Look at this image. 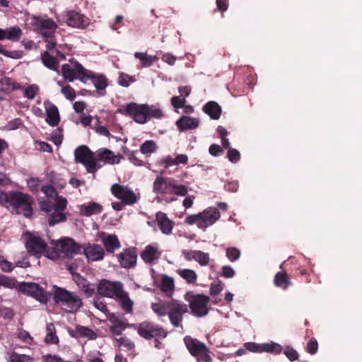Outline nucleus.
<instances>
[{"mask_svg": "<svg viewBox=\"0 0 362 362\" xmlns=\"http://www.w3.org/2000/svg\"><path fill=\"white\" fill-rule=\"evenodd\" d=\"M112 325L110 327V330L112 334L115 335H121L126 327H134L135 329V325L126 324L124 321L118 319H115L112 321Z\"/></svg>", "mask_w": 362, "mask_h": 362, "instance_id": "obj_38", "label": "nucleus"}, {"mask_svg": "<svg viewBox=\"0 0 362 362\" xmlns=\"http://www.w3.org/2000/svg\"><path fill=\"white\" fill-rule=\"evenodd\" d=\"M103 245L109 254H113L115 251L121 247L118 237L115 234H108L102 239Z\"/></svg>", "mask_w": 362, "mask_h": 362, "instance_id": "obj_28", "label": "nucleus"}, {"mask_svg": "<svg viewBox=\"0 0 362 362\" xmlns=\"http://www.w3.org/2000/svg\"><path fill=\"white\" fill-rule=\"evenodd\" d=\"M41 191L49 198L57 195L55 188L52 185H46L41 187Z\"/></svg>", "mask_w": 362, "mask_h": 362, "instance_id": "obj_63", "label": "nucleus"}, {"mask_svg": "<svg viewBox=\"0 0 362 362\" xmlns=\"http://www.w3.org/2000/svg\"><path fill=\"white\" fill-rule=\"evenodd\" d=\"M54 289L55 303L65 307L67 312H76L82 306L83 302L78 295L57 286H54Z\"/></svg>", "mask_w": 362, "mask_h": 362, "instance_id": "obj_3", "label": "nucleus"}, {"mask_svg": "<svg viewBox=\"0 0 362 362\" xmlns=\"http://www.w3.org/2000/svg\"><path fill=\"white\" fill-rule=\"evenodd\" d=\"M46 110V122L52 127L58 125L59 122V114L57 107L48 100L44 102Z\"/></svg>", "mask_w": 362, "mask_h": 362, "instance_id": "obj_23", "label": "nucleus"}, {"mask_svg": "<svg viewBox=\"0 0 362 362\" xmlns=\"http://www.w3.org/2000/svg\"><path fill=\"white\" fill-rule=\"evenodd\" d=\"M148 105H139L136 103H129L119 108L118 112L122 115L131 117L139 124H145L148 120Z\"/></svg>", "mask_w": 362, "mask_h": 362, "instance_id": "obj_8", "label": "nucleus"}, {"mask_svg": "<svg viewBox=\"0 0 362 362\" xmlns=\"http://www.w3.org/2000/svg\"><path fill=\"white\" fill-rule=\"evenodd\" d=\"M318 350V342L315 338H311L306 346V351L311 355L315 354Z\"/></svg>", "mask_w": 362, "mask_h": 362, "instance_id": "obj_57", "label": "nucleus"}, {"mask_svg": "<svg viewBox=\"0 0 362 362\" xmlns=\"http://www.w3.org/2000/svg\"><path fill=\"white\" fill-rule=\"evenodd\" d=\"M227 158L232 163H237L240 159V152L235 148H229L227 153Z\"/></svg>", "mask_w": 362, "mask_h": 362, "instance_id": "obj_62", "label": "nucleus"}, {"mask_svg": "<svg viewBox=\"0 0 362 362\" xmlns=\"http://www.w3.org/2000/svg\"><path fill=\"white\" fill-rule=\"evenodd\" d=\"M42 62L48 69L59 72V60L57 57L52 56L48 51H44L41 53Z\"/></svg>", "mask_w": 362, "mask_h": 362, "instance_id": "obj_30", "label": "nucleus"}, {"mask_svg": "<svg viewBox=\"0 0 362 362\" xmlns=\"http://www.w3.org/2000/svg\"><path fill=\"white\" fill-rule=\"evenodd\" d=\"M18 338L23 342L31 344L33 341V338L30 336L28 332L21 329L17 333Z\"/></svg>", "mask_w": 362, "mask_h": 362, "instance_id": "obj_56", "label": "nucleus"}, {"mask_svg": "<svg viewBox=\"0 0 362 362\" xmlns=\"http://www.w3.org/2000/svg\"><path fill=\"white\" fill-rule=\"evenodd\" d=\"M45 42H46V48L48 50H53L54 52V49L57 45V41L55 40V35H46L45 36L42 37Z\"/></svg>", "mask_w": 362, "mask_h": 362, "instance_id": "obj_52", "label": "nucleus"}, {"mask_svg": "<svg viewBox=\"0 0 362 362\" xmlns=\"http://www.w3.org/2000/svg\"><path fill=\"white\" fill-rule=\"evenodd\" d=\"M23 31L20 27L16 25L6 29L0 28V40H8L11 42H18L21 38ZM0 54L12 59H21L22 54L21 51H8L0 45Z\"/></svg>", "mask_w": 362, "mask_h": 362, "instance_id": "obj_6", "label": "nucleus"}, {"mask_svg": "<svg viewBox=\"0 0 362 362\" xmlns=\"http://www.w3.org/2000/svg\"><path fill=\"white\" fill-rule=\"evenodd\" d=\"M219 275L224 278L230 279L234 277L235 272L232 267L226 265L221 267Z\"/></svg>", "mask_w": 362, "mask_h": 362, "instance_id": "obj_54", "label": "nucleus"}, {"mask_svg": "<svg viewBox=\"0 0 362 362\" xmlns=\"http://www.w3.org/2000/svg\"><path fill=\"white\" fill-rule=\"evenodd\" d=\"M134 80L133 77L129 76L126 74H120L119 78H118V83L120 86L123 87H128L131 82H133Z\"/></svg>", "mask_w": 362, "mask_h": 362, "instance_id": "obj_60", "label": "nucleus"}, {"mask_svg": "<svg viewBox=\"0 0 362 362\" xmlns=\"http://www.w3.org/2000/svg\"><path fill=\"white\" fill-rule=\"evenodd\" d=\"M49 214L47 221L50 226H54L57 223L64 222L66 219V214L62 211L54 210Z\"/></svg>", "mask_w": 362, "mask_h": 362, "instance_id": "obj_42", "label": "nucleus"}, {"mask_svg": "<svg viewBox=\"0 0 362 362\" xmlns=\"http://www.w3.org/2000/svg\"><path fill=\"white\" fill-rule=\"evenodd\" d=\"M33 198L18 191L0 192V204L6 207L12 206L16 214H22L26 218L33 216Z\"/></svg>", "mask_w": 362, "mask_h": 362, "instance_id": "obj_2", "label": "nucleus"}, {"mask_svg": "<svg viewBox=\"0 0 362 362\" xmlns=\"http://www.w3.org/2000/svg\"><path fill=\"white\" fill-rule=\"evenodd\" d=\"M226 255L228 259L230 262H233L237 261L240 258L241 252L238 248L235 247H230L226 249Z\"/></svg>", "mask_w": 362, "mask_h": 362, "instance_id": "obj_47", "label": "nucleus"}, {"mask_svg": "<svg viewBox=\"0 0 362 362\" xmlns=\"http://www.w3.org/2000/svg\"><path fill=\"white\" fill-rule=\"evenodd\" d=\"M120 302L122 308L127 313H132L133 311V301L129 298L128 293L122 290L116 298Z\"/></svg>", "mask_w": 362, "mask_h": 362, "instance_id": "obj_36", "label": "nucleus"}, {"mask_svg": "<svg viewBox=\"0 0 362 362\" xmlns=\"http://www.w3.org/2000/svg\"><path fill=\"white\" fill-rule=\"evenodd\" d=\"M39 204L40 210L45 213L49 214L54 210V202L49 199L40 201Z\"/></svg>", "mask_w": 362, "mask_h": 362, "instance_id": "obj_50", "label": "nucleus"}, {"mask_svg": "<svg viewBox=\"0 0 362 362\" xmlns=\"http://www.w3.org/2000/svg\"><path fill=\"white\" fill-rule=\"evenodd\" d=\"M245 348L254 353H262L263 352V344H257L255 342H247L245 344Z\"/></svg>", "mask_w": 362, "mask_h": 362, "instance_id": "obj_59", "label": "nucleus"}, {"mask_svg": "<svg viewBox=\"0 0 362 362\" xmlns=\"http://www.w3.org/2000/svg\"><path fill=\"white\" fill-rule=\"evenodd\" d=\"M111 193L124 205H134L140 199V194H136L128 186L120 184H114L110 188Z\"/></svg>", "mask_w": 362, "mask_h": 362, "instance_id": "obj_11", "label": "nucleus"}, {"mask_svg": "<svg viewBox=\"0 0 362 362\" xmlns=\"http://www.w3.org/2000/svg\"><path fill=\"white\" fill-rule=\"evenodd\" d=\"M199 121L197 118L187 116H182L177 122L176 125L178 129L184 132L189 129H194L198 127Z\"/></svg>", "mask_w": 362, "mask_h": 362, "instance_id": "obj_27", "label": "nucleus"}, {"mask_svg": "<svg viewBox=\"0 0 362 362\" xmlns=\"http://www.w3.org/2000/svg\"><path fill=\"white\" fill-rule=\"evenodd\" d=\"M160 288L161 291L169 298H173L172 296L175 291V284L173 278L163 275L160 280Z\"/></svg>", "mask_w": 362, "mask_h": 362, "instance_id": "obj_29", "label": "nucleus"}, {"mask_svg": "<svg viewBox=\"0 0 362 362\" xmlns=\"http://www.w3.org/2000/svg\"><path fill=\"white\" fill-rule=\"evenodd\" d=\"M203 111L213 119H219L222 112L221 106L214 101L206 103L203 107Z\"/></svg>", "mask_w": 362, "mask_h": 362, "instance_id": "obj_31", "label": "nucleus"}, {"mask_svg": "<svg viewBox=\"0 0 362 362\" xmlns=\"http://www.w3.org/2000/svg\"><path fill=\"white\" fill-rule=\"evenodd\" d=\"M71 334L74 337H86L88 339H95L97 334L90 328L81 325H77Z\"/></svg>", "mask_w": 362, "mask_h": 362, "instance_id": "obj_35", "label": "nucleus"}, {"mask_svg": "<svg viewBox=\"0 0 362 362\" xmlns=\"http://www.w3.org/2000/svg\"><path fill=\"white\" fill-rule=\"evenodd\" d=\"M151 308L158 317L168 315L174 327H182L184 315L188 312V305L183 301L175 298H159L157 302L151 303Z\"/></svg>", "mask_w": 362, "mask_h": 362, "instance_id": "obj_1", "label": "nucleus"}, {"mask_svg": "<svg viewBox=\"0 0 362 362\" xmlns=\"http://www.w3.org/2000/svg\"><path fill=\"white\" fill-rule=\"evenodd\" d=\"M223 287L224 284L221 281L217 283H212L210 286V294L217 296L223 291Z\"/></svg>", "mask_w": 362, "mask_h": 362, "instance_id": "obj_61", "label": "nucleus"}, {"mask_svg": "<svg viewBox=\"0 0 362 362\" xmlns=\"http://www.w3.org/2000/svg\"><path fill=\"white\" fill-rule=\"evenodd\" d=\"M135 329L138 334L146 340L153 338L164 339L167 337L168 332L160 325L152 322L144 321L136 325Z\"/></svg>", "mask_w": 362, "mask_h": 362, "instance_id": "obj_10", "label": "nucleus"}, {"mask_svg": "<svg viewBox=\"0 0 362 362\" xmlns=\"http://www.w3.org/2000/svg\"><path fill=\"white\" fill-rule=\"evenodd\" d=\"M74 156L76 162L83 164L87 172L93 174L95 177L96 173L95 153L91 151L88 146H81L75 150Z\"/></svg>", "mask_w": 362, "mask_h": 362, "instance_id": "obj_12", "label": "nucleus"}, {"mask_svg": "<svg viewBox=\"0 0 362 362\" xmlns=\"http://www.w3.org/2000/svg\"><path fill=\"white\" fill-rule=\"evenodd\" d=\"M10 362H33V358L25 354L13 352L10 356Z\"/></svg>", "mask_w": 362, "mask_h": 362, "instance_id": "obj_48", "label": "nucleus"}, {"mask_svg": "<svg viewBox=\"0 0 362 362\" xmlns=\"http://www.w3.org/2000/svg\"><path fill=\"white\" fill-rule=\"evenodd\" d=\"M90 79L96 88L95 93L93 94L96 97H102L106 95V88L108 86L107 78L102 74H93L90 71H88V74L85 77V81Z\"/></svg>", "mask_w": 362, "mask_h": 362, "instance_id": "obj_21", "label": "nucleus"}, {"mask_svg": "<svg viewBox=\"0 0 362 362\" xmlns=\"http://www.w3.org/2000/svg\"><path fill=\"white\" fill-rule=\"evenodd\" d=\"M121 158H122L121 155H115L110 149L105 148H100L95 153L96 172L105 164L115 165L119 163Z\"/></svg>", "mask_w": 362, "mask_h": 362, "instance_id": "obj_15", "label": "nucleus"}, {"mask_svg": "<svg viewBox=\"0 0 362 362\" xmlns=\"http://www.w3.org/2000/svg\"><path fill=\"white\" fill-rule=\"evenodd\" d=\"M103 210V207L100 204L95 202H90L87 205H81L80 209V213L84 216H90L93 214H98Z\"/></svg>", "mask_w": 362, "mask_h": 362, "instance_id": "obj_34", "label": "nucleus"}, {"mask_svg": "<svg viewBox=\"0 0 362 362\" xmlns=\"http://www.w3.org/2000/svg\"><path fill=\"white\" fill-rule=\"evenodd\" d=\"M177 273L188 284H194L197 279V275L194 270L189 269H178Z\"/></svg>", "mask_w": 362, "mask_h": 362, "instance_id": "obj_41", "label": "nucleus"}, {"mask_svg": "<svg viewBox=\"0 0 362 362\" xmlns=\"http://www.w3.org/2000/svg\"><path fill=\"white\" fill-rule=\"evenodd\" d=\"M173 177L157 176L153 185V190L155 193L170 194Z\"/></svg>", "mask_w": 362, "mask_h": 362, "instance_id": "obj_22", "label": "nucleus"}, {"mask_svg": "<svg viewBox=\"0 0 362 362\" xmlns=\"http://www.w3.org/2000/svg\"><path fill=\"white\" fill-rule=\"evenodd\" d=\"M170 194L177 196L185 197L188 192V187L184 185H179L177 180L173 178Z\"/></svg>", "mask_w": 362, "mask_h": 362, "instance_id": "obj_44", "label": "nucleus"}, {"mask_svg": "<svg viewBox=\"0 0 362 362\" xmlns=\"http://www.w3.org/2000/svg\"><path fill=\"white\" fill-rule=\"evenodd\" d=\"M119 346L127 348L128 350H132L134 348V343L126 337H120L116 339Z\"/></svg>", "mask_w": 362, "mask_h": 362, "instance_id": "obj_64", "label": "nucleus"}, {"mask_svg": "<svg viewBox=\"0 0 362 362\" xmlns=\"http://www.w3.org/2000/svg\"><path fill=\"white\" fill-rule=\"evenodd\" d=\"M39 90L37 85L33 84L25 88L24 95L29 100L33 99Z\"/></svg>", "mask_w": 362, "mask_h": 362, "instance_id": "obj_55", "label": "nucleus"}, {"mask_svg": "<svg viewBox=\"0 0 362 362\" xmlns=\"http://www.w3.org/2000/svg\"><path fill=\"white\" fill-rule=\"evenodd\" d=\"M160 254L156 245H148L141 253V257L146 264H151L159 258Z\"/></svg>", "mask_w": 362, "mask_h": 362, "instance_id": "obj_26", "label": "nucleus"}, {"mask_svg": "<svg viewBox=\"0 0 362 362\" xmlns=\"http://www.w3.org/2000/svg\"><path fill=\"white\" fill-rule=\"evenodd\" d=\"M124 153L127 155L128 159L131 163H132L136 166H142L144 165L143 160H140L136 156V152L134 151H124Z\"/></svg>", "mask_w": 362, "mask_h": 362, "instance_id": "obj_51", "label": "nucleus"}, {"mask_svg": "<svg viewBox=\"0 0 362 362\" xmlns=\"http://www.w3.org/2000/svg\"><path fill=\"white\" fill-rule=\"evenodd\" d=\"M263 352H267L273 354H279L282 351V346L275 342L264 343Z\"/></svg>", "mask_w": 362, "mask_h": 362, "instance_id": "obj_45", "label": "nucleus"}, {"mask_svg": "<svg viewBox=\"0 0 362 362\" xmlns=\"http://www.w3.org/2000/svg\"><path fill=\"white\" fill-rule=\"evenodd\" d=\"M46 331L47 334L45 338V342L47 344H58L59 340L56 334V329L54 325L52 322L47 324Z\"/></svg>", "mask_w": 362, "mask_h": 362, "instance_id": "obj_39", "label": "nucleus"}, {"mask_svg": "<svg viewBox=\"0 0 362 362\" xmlns=\"http://www.w3.org/2000/svg\"><path fill=\"white\" fill-rule=\"evenodd\" d=\"M156 220L159 229L163 234L170 235L172 233L174 224L173 221L168 218L166 214L162 211L157 212Z\"/></svg>", "mask_w": 362, "mask_h": 362, "instance_id": "obj_24", "label": "nucleus"}, {"mask_svg": "<svg viewBox=\"0 0 362 362\" xmlns=\"http://www.w3.org/2000/svg\"><path fill=\"white\" fill-rule=\"evenodd\" d=\"M75 276L76 283L81 289V291L85 293L86 297H91L95 293V288L91 287L89 281L79 274H77Z\"/></svg>", "mask_w": 362, "mask_h": 362, "instance_id": "obj_33", "label": "nucleus"}, {"mask_svg": "<svg viewBox=\"0 0 362 362\" xmlns=\"http://www.w3.org/2000/svg\"><path fill=\"white\" fill-rule=\"evenodd\" d=\"M123 284L120 281H110L107 279H102L99 281L97 291L98 295L107 298H117L122 291Z\"/></svg>", "mask_w": 362, "mask_h": 362, "instance_id": "obj_14", "label": "nucleus"}, {"mask_svg": "<svg viewBox=\"0 0 362 362\" xmlns=\"http://www.w3.org/2000/svg\"><path fill=\"white\" fill-rule=\"evenodd\" d=\"M117 260L121 267L124 269H132L136 266L137 250L134 247H129L124 249L117 255Z\"/></svg>", "mask_w": 362, "mask_h": 362, "instance_id": "obj_18", "label": "nucleus"}, {"mask_svg": "<svg viewBox=\"0 0 362 362\" xmlns=\"http://www.w3.org/2000/svg\"><path fill=\"white\" fill-rule=\"evenodd\" d=\"M62 93L64 95V97L71 101H73L76 98V92L75 90L70 86L69 85H66L62 88Z\"/></svg>", "mask_w": 362, "mask_h": 362, "instance_id": "obj_53", "label": "nucleus"}, {"mask_svg": "<svg viewBox=\"0 0 362 362\" xmlns=\"http://www.w3.org/2000/svg\"><path fill=\"white\" fill-rule=\"evenodd\" d=\"M19 290L42 303H47L48 301L47 292L36 283H22L19 286Z\"/></svg>", "mask_w": 362, "mask_h": 362, "instance_id": "obj_16", "label": "nucleus"}, {"mask_svg": "<svg viewBox=\"0 0 362 362\" xmlns=\"http://www.w3.org/2000/svg\"><path fill=\"white\" fill-rule=\"evenodd\" d=\"M274 284L276 286L283 289H286L291 285V282L286 272H277L274 279Z\"/></svg>", "mask_w": 362, "mask_h": 362, "instance_id": "obj_37", "label": "nucleus"}, {"mask_svg": "<svg viewBox=\"0 0 362 362\" xmlns=\"http://www.w3.org/2000/svg\"><path fill=\"white\" fill-rule=\"evenodd\" d=\"M86 69L78 62L72 59L69 64L62 66L61 72L64 78L69 82L78 79L82 82H85V77L88 74Z\"/></svg>", "mask_w": 362, "mask_h": 362, "instance_id": "obj_9", "label": "nucleus"}, {"mask_svg": "<svg viewBox=\"0 0 362 362\" xmlns=\"http://www.w3.org/2000/svg\"><path fill=\"white\" fill-rule=\"evenodd\" d=\"M21 88V85L12 78L4 77L0 79V89L2 92L8 94Z\"/></svg>", "mask_w": 362, "mask_h": 362, "instance_id": "obj_32", "label": "nucleus"}, {"mask_svg": "<svg viewBox=\"0 0 362 362\" xmlns=\"http://www.w3.org/2000/svg\"><path fill=\"white\" fill-rule=\"evenodd\" d=\"M86 257L91 261L102 260L105 252L103 247L98 244L88 245L84 250Z\"/></svg>", "mask_w": 362, "mask_h": 362, "instance_id": "obj_25", "label": "nucleus"}, {"mask_svg": "<svg viewBox=\"0 0 362 362\" xmlns=\"http://www.w3.org/2000/svg\"><path fill=\"white\" fill-rule=\"evenodd\" d=\"M194 260L197 262L202 266H206L209 262V255L200 250H196Z\"/></svg>", "mask_w": 362, "mask_h": 362, "instance_id": "obj_46", "label": "nucleus"}, {"mask_svg": "<svg viewBox=\"0 0 362 362\" xmlns=\"http://www.w3.org/2000/svg\"><path fill=\"white\" fill-rule=\"evenodd\" d=\"M209 298L204 294H197L192 296L189 307L192 314L196 317H203L208 314L207 305Z\"/></svg>", "mask_w": 362, "mask_h": 362, "instance_id": "obj_17", "label": "nucleus"}, {"mask_svg": "<svg viewBox=\"0 0 362 362\" xmlns=\"http://www.w3.org/2000/svg\"><path fill=\"white\" fill-rule=\"evenodd\" d=\"M30 25L33 30L40 33L42 37L48 34H54L58 27L52 19L37 16L31 17Z\"/></svg>", "mask_w": 362, "mask_h": 362, "instance_id": "obj_13", "label": "nucleus"}, {"mask_svg": "<svg viewBox=\"0 0 362 362\" xmlns=\"http://www.w3.org/2000/svg\"><path fill=\"white\" fill-rule=\"evenodd\" d=\"M134 57L141 61V65L144 67L151 66L158 59L157 57L148 55L144 52H135Z\"/></svg>", "mask_w": 362, "mask_h": 362, "instance_id": "obj_40", "label": "nucleus"}, {"mask_svg": "<svg viewBox=\"0 0 362 362\" xmlns=\"http://www.w3.org/2000/svg\"><path fill=\"white\" fill-rule=\"evenodd\" d=\"M199 222L198 228L205 230L208 227L212 226L221 217L219 211L215 207H209L199 213Z\"/></svg>", "mask_w": 362, "mask_h": 362, "instance_id": "obj_19", "label": "nucleus"}, {"mask_svg": "<svg viewBox=\"0 0 362 362\" xmlns=\"http://www.w3.org/2000/svg\"><path fill=\"white\" fill-rule=\"evenodd\" d=\"M64 20L69 26L80 29H85L90 24L88 17L75 11H67L64 16Z\"/></svg>", "mask_w": 362, "mask_h": 362, "instance_id": "obj_20", "label": "nucleus"}, {"mask_svg": "<svg viewBox=\"0 0 362 362\" xmlns=\"http://www.w3.org/2000/svg\"><path fill=\"white\" fill-rule=\"evenodd\" d=\"M51 244L53 248L51 251V258L57 257H71L73 255L78 254L80 252L81 247L73 239L66 238L60 240H52Z\"/></svg>", "mask_w": 362, "mask_h": 362, "instance_id": "obj_4", "label": "nucleus"}, {"mask_svg": "<svg viewBox=\"0 0 362 362\" xmlns=\"http://www.w3.org/2000/svg\"><path fill=\"white\" fill-rule=\"evenodd\" d=\"M148 120L151 118L160 119L164 115L161 109L153 105H148Z\"/></svg>", "mask_w": 362, "mask_h": 362, "instance_id": "obj_49", "label": "nucleus"}, {"mask_svg": "<svg viewBox=\"0 0 362 362\" xmlns=\"http://www.w3.org/2000/svg\"><path fill=\"white\" fill-rule=\"evenodd\" d=\"M67 205V200L62 197H57L55 203H54V209L58 211L64 212Z\"/></svg>", "mask_w": 362, "mask_h": 362, "instance_id": "obj_58", "label": "nucleus"}, {"mask_svg": "<svg viewBox=\"0 0 362 362\" xmlns=\"http://www.w3.org/2000/svg\"><path fill=\"white\" fill-rule=\"evenodd\" d=\"M25 235L26 237L25 247L30 254L37 257L43 254L51 258L52 250L42 238L30 232H27Z\"/></svg>", "mask_w": 362, "mask_h": 362, "instance_id": "obj_7", "label": "nucleus"}, {"mask_svg": "<svg viewBox=\"0 0 362 362\" xmlns=\"http://www.w3.org/2000/svg\"><path fill=\"white\" fill-rule=\"evenodd\" d=\"M158 148L156 143L153 140L145 141L140 146V151L144 155H150Z\"/></svg>", "mask_w": 362, "mask_h": 362, "instance_id": "obj_43", "label": "nucleus"}, {"mask_svg": "<svg viewBox=\"0 0 362 362\" xmlns=\"http://www.w3.org/2000/svg\"><path fill=\"white\" fill-rule=\"evenodd\" d=\"M184 342L190 354L196 358L197 362L213 361L209 355L210 349L204 343L191 336L185 337Z\"/></svg>", "mask_w": 362, "mask_h": 362, "instance_id": "obj_5", "label": "nucleus"}]
</instances>
